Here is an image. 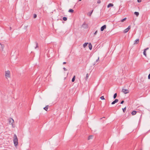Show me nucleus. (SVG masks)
<instances>
[{
	"label": "nucleus",
	"instance_id": "f257e3e1",
	"mask_svg": "<svg viewBox=\"0 0 150 150\" xmlns=\"http://www.w3.org/2000/svg\"><path fill=\"white\" fill-rule=\"evenodd\" d=\"M13 142L15 146H16L18 145V139L16 134H15L14 135Z\"/></svg>",
	"mask_w": 150,
	"mask_h": 150
},
{
	"label": "nucleus",
	"instance_id": "f03ea898",
	"mask_svg": "<svg viewBox=\"0 0 150 150\" xmlns=\"http://www.w3.org/2000/svg\"><path fill=\"white\" fill-rule=\"evenodd\" d=\"M5 76L7 79L10 78L11 75L9 71H5Z\"/></svg>",
	"mask_w": 150,
	"mask_h": 150
},
{
	"label": "nucleus",
	"instance_id": "7ed1b4c3",
	"mask_svg": "<svg viewBox=\"0 0 150 150\" xmlns=\"http://www.w3.org/2000/svg\"><path fill=\"white\" fill-rule=\"evenodd\" d=\"M122 92L125 94H127L129 93V91L127 89H123L122 90Z\"/></svg>",
	"mask_w": 150,
	"mask_h": 150
},
{
	"label": "nucleus",
	"instance_id": "20e7f679",
	"mask_svg": "<svg viewBox=\"0 0 150 150\" xmlns=\"http://www.w3.org/2000/svg\"><path fill=\"white\" fill-rule=\"evenodd\" d=\"M130 28L131 26H129L127 28H126L124 30L123 32L124 33H127L129 31V30L130 29Z\"/></svg>",
	"mask_w": 150,
	"mask_h": 150
},
{
	"label": "nucleus",
	"instance_id": "39448f33",
	"mask_svg": "<svg viewBox=\"0 0 150 150\" xmlns=\"http://www.w3.org/2000/svg\"><path fill=\"white\" fill-rule=\"evenodd\" d=\"M82 27L84 28H87L88 26L87 24L84 23L82 25Z\"/></svg>",
	"mask_w": 150,
	"mask_h": 150
},
{
	"label": "nucleus",
	"instance_id": "423d86ee",
	"mask_svg": "<svg viewBox=\"0 0 150 150\" xmlns=\"http://www.w3.org/2000/svg\"><path fill=\"white\" fill-rule=\"evenodd\" d=\"M106 28V25H104L101 27L100 28V30L101 31H103L104 29H105Z\"/></svg>",
	"mask_w": 150,
	"mask_h": 150
},
{
	"label": "nucleus",
	"instance_id": "0eeeda50",
	"mask_svg": "<svg viewBox=\"0 0 150 150\" xmlns=\"http://www.w3.org/2000/svg\"><path fill=\"white\" fill-rule=\"evenodd\" d=\"M118 100L117 99H115L114 101L111 104L112 105H113V104H115V103L118 102Z\"/></svg>",
	"mask_w": 150,
	"mask_h": 150
},
{
	"label": "nucleus",
	"instance_id": "6e6552de",
	"mask_svg": "<svg viewBox=\"0 0 150 150\" xmlns=\"http://www.w3.org/2000/svg\"><path fill=\"white\" fill-rule=\"evenodd\" d=\"M10 123L12 124L14 122V120L12 118H10L9 120Z\"/></svg>",
	"mask_w": 150,
	"mask_h": 150
},
{
	"label": "nucleus",
	"instance_id": "1a4fd4ad",
	"mask_svg": "<svg viewBox=\"0 0 150 150\" xmlns=\"http://www.w3.org/2000/svg\"><path fill=\"white\" fill-rule=\"evenodd\" d=\"M148 49H149L148 48H146V49H145L144 50V51L143 52V54L146 57V51L147 50H148Z\"/></svg>",
	"mask_w": 150,
	"mask_h": 150
},
{
	"label": "nucleus",
	"instance_id": "9d476101",
	"mask_svg": "<svg viewBox=\"0 0 150 150\" xmlns=\"http://www.w3.org/2000/svg\"><path fill=\"white\" fill-rule=\"evenodd\" d=\"M139 42V39H137L135 41L134 44H138Z\"/></svg>",
	"mask_w": 150,
	"mask_h": 150
},
{
	"label": "nucleus",
	"instance_id": "9b49d317",
	"mask_svg": "<svg viewBox=\"0 0 150 150\" xmlns=\"http://www.w3.org/2000/svg\"><path fill=\"white\" fill-rule=\"evenodd\" d=\"M88 47L89 49L90 50H91L92 49V45L91 44V43H89L88 44Z\"/></svg>",
	"mask_w": 150,
	"mask_h": 150
},
{
	"label": "nucleus",
	"instance_id": "f8f14e48",
	"mask_svg": "<svg viewBox=\"0 0 150 150\" xmlns=\"http://www.w3.org/2000/svg\"><path fill=\"white\" fill-rule=\"evenodd\" d=\"M93 10H92L91 12H89L88 13V15L89 16H91L92 13V12H93Z\"/></svg>",
	"mask_w": 150,
	"mask_h": 150
},
{
	"label": "nucleus",
	"instance_id": "ddd939ff",
	"mask_svg": "<svg viewBox=\"0 0 150 150\" xmlns=\"http://www.w3.org/2000/svg\"><path fill=\"white\" fill-rule=\"evenodd\" d=\"M113 6V4H112L110 3L108 4V5L107 6L108 8H109L111 6Z\"/></svg>",
	"mask_w": 150,
	"mask_h": 150
},
{
	"label": "nucleus",
	"instance_id": "4468645a",
	"mask_svg": "<svg viewBox=\"0 0 150 150\" xmlns=\"http://www.w3.org/2000/svg\"><path fill=\"white\" fill-rule=\"evenodd\" d=\"M137 112L135 111H133L132 112V115H134L136 114Z\"/></svg>",
	"mask_w": 150,
	"mask_h": 150
},
{
	"label": "nucleus",
	"instance_id": "2eb2a0df",
	"mask_svg": "<svg viewBox=\"0 0 150 150\" xmlns=\"http://www.w3.org/2000/svg\"><path fill=\"white\" fill-rule=\"evenodd\" d=\"M93 136V135H90L88 136V140H90L92 139Z\"/></svg>",
	"mask_w": 150,
	"mask_h": 150
},
{
	"label": "nucleus",
	"instance_id": "dca6fc26",
	"mask_svg": "<svg viewBox=\"0 0 150 150\" xmlns=\"http://www.w3.org/2000/svg\"><path fill=\"white\" fill-rule=\"evenodd\" d=\"M88 44V43L87 42H86L84 43L83 45V47L85 48L86 46Z\"/></svg>",
	"mask_w": 150,
	"mask_h": 150
},
{
	"label": "nucleus",
	"instance_id": "f3484780",
	"mask_svg": "<svg viewBox=\"0 0 150 150\" xmlns=\"http://www.w3.org/2000/svg\"><path fill=\"white\" fill-rule=\"evenodd\" d=\"M48 105H46L45 107L44 108V109L46 111H47L48 109Z\"/></svg>",
	"mask_w": 150,
	"mask_h": 150
},
{
	"label": "nucleus",
	"instance_id": "a211bd4d",
	"mask_svg": "<svg viewBox=\"0 0 150 150\" xmlns=\"http://www.w3.org/2000/svg\"><path fill=\"white\" fill-rule=\"evenodd\" d=\"M127 19V18H124V19H122L121 21H120L121 22H123L124 21H125V20H126Z\"/></svg>",
	"mask_w": 150,
	"mask_h": 150
},
{
	"label": "nucleus",
	"instance_id": "6ab92c4d",
	"mask_svg": "<svg viewBox=\"0 0 150 150\" xmlns=\"http://www.w3.org/2000/svg\"><path fill=\"white\" fill-rule=\"evenodd\" d=\"M134 14L136 15V16H138L139 15V12H135L134 13Z\"/></svg>",
	"mask_w": 150,
	"mask_h": 150
},
{
	"label": "nucleus",
	"instance_id": "aec40b11",
	"mask_svg": "<svg viewBox=\"0 0 150 150\" xmlns=\"http://www.w3.org/2000/svg\"><path fill=\"white\" fill-rule=\"evenodd\" d=\"M75 77H76L75 76H74L72 79V82H74L75 81Z\"/></svg>",
	"mask_w": 150,
	"mask_h": 150
},
{
	"label": "nucleus",
	"instance_id": "412c9836",
	"mask_svg": "<svg viewBox=\"0 0 150 150\" xmlns=\"http://www.w3.org/2000/svg\"><path fill=\"white\" fill-rule=\"evenodd\" d=\"M68 12H69L73 13L74 12V10L71 9L69 10Z\"/></svg>",
	"mask_w": 150,
	"mask_h": 150
},
{
	"label": "nucleus",
	"instance_id": "4be33fe9",
	"mask_svg": "<svg viewBox=\"0 0 150 150\" xmlns=\"http://www.w3.org/2000/svg\"><path fill=\"white\" fill-rule=\"evenodd\" d=\"M0 45H1V48L2 49V50L4 48V45L1 44L0 43Z\"/></svg>",
	"mask_w": 150,
	"mask_h": 150
},
{
	"label": "nucleus",
	"instance_id": "5701e85b",
	"mask_svg": "<svg viewBox=\"0 0 150 150\" xmlns=\"http://www.w3.org/2000/svg\"><path fill=\"white\" fill-rule=\"evenodd\" d=\"M117 96V93H115L114 95L113 98L114 99H115V98H116Z\"/></svg>",
	"mask_w": 150,
	"mask_h": 150
},
{
	"label": "nucleus",
	"instance_id": "b1692460",
	"mask_svg": "<svg viewBox=\"0 0 150 150\" xmlns=\"http://www.w3.org/2000/svg\"><path fill=\"white\" fill-rule=\"evenodd\" d=\"M63 20L64 21H66L67 20V18L66 17H63Z\"/></svg>",
	"mask_w": 150,
	"mask_h": 150
},
{
	"label": "nucleus",
	"instance_id": "393cba45",
	"mask_svg": "<svg viewBox=\"0 0 150 150\" xmlns=\"http://www.w3.org/2000/svg\"><path fill=\"white\" fill-rule=\"evenodd\" d=\"M88 74H87L86 75V80H87L88 79Z\"/></svg>",
	"mask_w": 150,
	"mask_h": 150
},
{
	"label": "nucleus",
	"instance_id": "a878e982",
	"mask_svg": "<svg viewBox=\"0 0 150 150\" xmlns=\"http://www.w3.org/2000/svg\"><path fill=\"white\" fill-rule=\"evenodd\" d=\"M126 110V107L125 108H122L123 111L124 112H125Z\"/></svg>",
	"mask_w": 150,
	"mask_h": 150
},
{
	"label": "nucleus",
	"instance_id": "bb28decb",
	"mask_svg": "<svg viewBox=\"0 0 150 150\" xmlns=\"http://www.w3.org/2000/svg\"><path fill=\"white\" fill-rule=\"evenodd\" d=\"M99 57H98V59L96 60V62H99Z\"/></svg>",
	"mask_w": 150,
	"mask_h": 150
},
{
	"label": "nucleus",
	"instance_id": "cd10ccee",
	"mask_svg": "<svg viewBox=\"0 0 150 150\" xmlns=\"http://www.w3.org/2000/svg\"><path fill=\"white\" fill-rule=\"evenodd\" d=\"M100 98L102 100H104V99H105V98H104V96H102Z\"/></svg>",
	"mask_w": 150,
	"mask_h": 150
},
{
	"label": "nucleus",
	"instance_id": "c85d7f7f",
	"mask_svg": "<svg viewBox=\"0 0 150 150\" xmlns=\"http://www.w3.org/2000/svg\"><path fill=\"white\" fill-rule=\"evenodd\" d=\"M36 17H37V15H36V14H34V18H36Z\"/></svg>",
	"mask_w": 150,
	"mask_h": 150
},
{
	"label": "nucleus",
	"instance_id": "c756f323",
	"mask_svg": "<svg viewBox=\"0 0 150 150\" xmlns=\"http://www.w3.org/2000/svg\"><path fill=\"white\" fill-rule=\"evenodd\" d=\"M97 32H98V31H97V30H96V31L95 32V33H94V35H96V34H97Z\"/></svg>",
	"mask_w": 150,
	"mask_h": 150
},
{
	"label": "nucleus",
	"instance_id": "7c9ffc66",
	"mask_svg": "<svg viewBox=\"0 0 150 150\" xmlns=\"http://www.w3.org/2000/svg\"><path fill=\"white\" fill-rule=\"evenodd\" d=\"M101 2V1L100 0H98L97 1V3L98 4H100Z\"/></svg>",
	"mask_w": 150,
	"mask_h": 150
},
{
	"label": "nucleus",
	"instance_id": "2f4dec72",
	"mask_svg": "<svg viewBox=\"0 0 150 150\" xmlns=\"http://www.w3.org/2000/svg\"><path fill=\"white\" fill-rule=\"evenodd\" d=\"M124 102V101L123 100H122L120 103L121 104H123Z\"/></svg>",
	"mask_w": 150,
	"mask_h": 150
},
{
	"label": "nucleus",
	"instance_id": "473e14b6",
	"mask_svg": "<svg viewBox=\"0 0 150 150\" xmlns=\"http://www.w3.org/2000/svg\"><path fill=\"white\" fill-rule=\"evenodd\" d=\"M142 1V0H137V1L138 2H140Z\"/></svg>",
	"mask_w": 150,
	"mask_h": 150
},
{
	"label": "nucleus",
	"instance_id": "72a5a7b5",
	"mask_svg": "<svg viewBox=\"0 0 150 150\" xmlns=\"http://www.w3.org/2000/svg\"><path fill=\"white\" fill-rule=\"evenodd\" d=\"M63 69L64 70V71H67V69L65 68V67H64L63 68Z\"/></svg>",
	"mask_w": 150,
	"mask_h": 150
},
{
	"label": "nucleus",
	"instance_id": "f704fd0d",
	"mask_svg": "<svg viewBox=\"0 0 150 150\" xmlns=\"http://www.w3.org/2000/svg\"><path fill=\"white\" fill-rule=\"evenodd\" d=\"M36 44V46L35 47V48H36L37 47H38V44L37 43Z\"/></svg>",
	"mask_w": 150,
	"mask_h": 150
},
{
	"label": "nucleus",
	"instance_id": "c9c22d12",
	"mask_svg": "<svg viewBox=\"0 0 150 150\" xmlns=\"http://www.w3.org/2000/svg\"><path fill=\"white\" fill-rule=\"evenodd\" d=\"M66 62H64L63 63V64H66Z\"/></svg>",
	"mask_w": 150,
	"mask_h": 150
},
{
	"label": "nucleus",
	"instance_id": "e433bc0d",
	"mask_svg": "<svg viewBox=\"0 0 150 150\" xmlns=\"http://www.w3.org/2000/svg\"><path fill=\"white\" fill-rule=\"evenodd\" d=\"M82 0H79V1H81Z\"/></svg>",
	"mask_w": 150,
	"mask_h": 150
}]
</instances>
